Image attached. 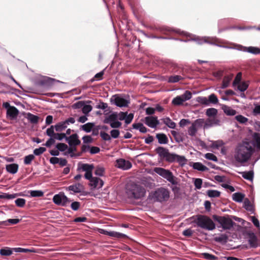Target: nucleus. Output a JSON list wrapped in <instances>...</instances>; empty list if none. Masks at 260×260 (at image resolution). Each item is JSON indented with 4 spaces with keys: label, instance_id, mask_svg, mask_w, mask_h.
Returning a JSON list of instances; mask_svg holds the SVG:
<instances>
[{
    "label": "nucleus",
    "instance_id": "nucleus-49",
    "mask_svg": "<svg viewBox=\"0 0 260 260\" xmlns=\"http://www.w3.org/2000/svg\"><path fill=\"white\" fill-rule=\"evenodd\" d=\"M235 119L240 123H245L248 121V119L246 117L241 115L236 116Z\"/></svg>",
    "mask_w": 260,
    "mask_h": 260
},
{
    "label": "nucleus",
    "instance_id": "nucleus-12",
    "mask_svg": "<svg viewBox=\"0 0 260 260\" xmlns=\"http://www.w3.org/2000/svg\"><path fill=\"white\" fill-rule=\"evenodd\" d=\"M53 201L56 205L61 206H66L70 202L69 199L63 192L54 195Z\"/></svg>",
    "mask_w": 260,
    "mask_h": 260
},
{
    "label": "nucleus",
    "instance_id": "nucleus-42",
    "mask_svg": "<svg viewBox=\"0 0 260 260\" xmlns=\"http://www.w3.org/2000/svg\"><path fill=\"white\" fill-rule=\"evenodd\" d=\"M217 113V109L213 108H211L207 109L206 112V115L209 117L215 116L216 115Z\"/></svg>",
    "mask_w": 260,
    "mask_h": 260
},
{
    "label": "nucleus",
    "instance_id": "nucleus-2",
    "mask_svg": "<svg viewBox=\"0 0 260 260\" xmlns=\"http://www.w3.org/2000/svg\"><path fill=\"white\" fill-rule=\"evenodd\" d=\"M126 193L129 197L139 199L145 196L146 191L141 185L132 182L127 184Z\"/></svg>",
    "mask_w": 260,
    "mask_h": 260
},
{
    "label": "nucleus",
    "instance_id": "nucleus-39",
    "mask_svg": "<svg viewBox=\"0 0 260 260\" xmlns=\"http://www.w3.org/2000/svg\"><path fill=\"white\" fill-rule=\"evenodd\" d=\"M108 236L118 238L126 237V235L122 233L114 231H109Z\"/></svg>",
    "mask_w": 260,
    "mask_h": 260
},
{
    "label": "nucleus",
    "instance_id": "nucleus-1",
    "mask_svg": "<svg viewBox=\"0 0 260 260\" xmlns=\"http://www.w3.org/2000/svg\"><path fill=\"white\" fill-rule=\"evenodd\" d=\"M255 148L260 149L259 133L254 134L252 141H243L236 147L234 154L235 160L240 164L247 162L251 157Z\"/></svg>",
    "mask_w": 260,
    "mask_h": 260
},
{
    "label": "nucleus",
    "instance_id": "nucleus-54",
    "mask_svg": "<svg viewBox=\"0 0 260 260\" xmlns=\"http://www.w3.org/2000/svg\"><path fill=\"white\" fill-rule=\"evenodd\" d=\"M223 145V143L222 141H217L212 142L211 147L213 148H219L220 147H222Z\"/></svg>",
    "mask_w": 260,
    "mask_h": 260
},
{
    "label": "nucleus",
    "instance_id": "nucleus-9",
    "mask_svg": "<svg viewBox=\"0 0 260 260\" xmlns=\"http://www.w3.org/2000/svg\"><path fill=\"white\" fill-rule=\"evenodd\" d=\"M213 218L220 224L223 230H230L233 226L234 222L228 217L213 215Z\"/></svg>",
    "mask_w": 260,
    "mask_h": 260
},
{
    "label": "nucleus",
    "instance_id": "nucleus-62",
    "mask_svg": "<svg viewBox=\"0 0 260 260\" xmlns=\"http://www.w3.org/2000/svg\"><path fill=\"white\" fill-rule=\"evenodd\" d=\"M110 134L113 138H117L120 134V132L118 129H113L110 132Z\"/></svg>",
    "mask_w": 260,
    "mask_h": 260
},
{
    "label": "nucleus",
    "instance_id": "nucleus-45",
    "mask_svg": "<svg viewBox=\"0 0 260 260\" xmlns=\"http://www.w3.org/2000/svg\"><path fill=\"white\" fill-rule=\"evenodd\" d=\"M198 128L192 123L191 126L188 128V133L189 135L193 136L197 132Z\"/></svg>",
    "mask_w": 260,
    "mask_h": 260
},
{
    "label": "nucleus",
    "instance_id": "nucleus-52",
    "mask_svg": "<svg viewBox=\"0 0 260 260\" xmlns=\"http://www.w3.org/2000/svg\"><path fill=\"white\" fill-rule=\"evenodd\" d=\"M205 157L209 160H211L214 161H217V157L211 153H208L205 155Z\"/></svg>",
    "mask_w": 260,
    "mask_h": 260
},
{
    "label": "nucleus",
    "instance_id": "nucleus-51",
    "mask_svg": "<svg viewBox=\"0 0 260 260\" xmlns=\"http://www.w3.org/2000/svg\"><path fill=\"white\" fill-rule=\"evenodd\" d=\"M238 85V89L241 91H244L248 87V84L246 82L240 83Z\"/></svg>",
    "mask_w": 260,
    "mask_h": 260
},
{
    "label": "nucleus",
    "instance_id": "nucleus-16",
    "mask_svg": "<svg viewBox=\"0 0 260 260\" xmlns=\"http://www.w3.org/2000/svg\"><path fill=\"white\" fill-rule=\"evenodd\" d=\"M117 168L121 169L123 170L129 169L132 168V164L128 160H126L121 158L116 160V165Z\"/></svg>",
    "mask_w": 260,
    "mask_h": 260
},
{
    "label": "nucleus",
    "instance_id": "nucleus-38",
    "mask_svg": "<svg viewBox=\"0 0 260 260\" xmlns=\"http://www.w3.org/2000/svg\"><path fill=\"white\" fill-rule=\"evenodd\" d=\"M133 127L134 128L138 129L141 133H145L147 132V128L142 123L134 124Z\"/></svg>",
    "mask_w": 260,
    "mask_h": 260
},
{
    "label": "nucleus",
    "instance_id": "nucleus-18",
    "mask_svg": "<svg viewBox=\"0 0 260 260\" xmlns=\"http://www.w3.org/2000/svg\"><path fill=\"white\" fill-rule=\"evenodd\" d=\"M84 186L81 183H76L68 187L67 189L73 193H80L84 190Z\"/></svg>",
    "mask_w": 260,
    "mask_h": 260
},
{
    "label": "nucleus",
    "instance_id": "nucleus-28",
    "mask_svg": "<svg viewBox=\"0 0 260 260\" xmlns=\"http://www.w3.org/2000/svg\"><path fill=\"white\" fill-rule=\"evenodd\" d=\"M192 167L194 169L201 171H205L208 170V168L206 166L199 162L193 163Z\"/></svg>",
    "mask_w": 260,
    "mask_h": 260
},
{
    "label": "nucleus",
    "instance_id": "nucleus-29",
    "mask_svg": "<svg viewBox=\"0 0 260 260\" xmlns=\"http://www.w3.org/2000/svg\"><path fill=\"white\" fill-rule=\"evenodd\" d=\"M163 122L171 128H175L176 127V123L173 122L170 118L166 117L162 119Z\"/></svg>",
    "mask_w": 260,
    "mask_h": 260
},
{
    "label": "nucleus",
    "instance_id": "nucleus-56",
    "mask_svg": "<svg viewBox=\"0 0 260 260\" xmlns=\"http://www.w3.org/2000/svg\"><path fill=\"white\" fill-rule=\"evenodd\" d=\"M194 184L196 188L198 189H201L202 185V180L200 178L195 179Z\"/></svg>",
    "mask_w": 260,
    "mask_h": 260
},
{
    "label": "nucleus",
    "instance_id": "nucleus-61",
    "mask_svg": "<svg viewBox=\"0 0 260 260\" xmlns=\"http://www.w3.org/2000/svg\"><path fill=\"white\" fill-rule=\"evenodd\" d=\"M241 77H242V74L241 73H239L237 75V76L234 81V82H233L234 86H236L237 84L240 83V82L241 79Z\"/></svg>",
    "mask_w": 260,
    "mask_h": 260
},
{
    "label": "nucleus",
    "instance_id": "nucleus-25",
    "mask_svg": "<svg viewBox=\"0 0 260 260\" xmlns=\"http://www.w3.org/2000/svg\"><path fill=\"white\" fill-rule=\"evenodd\" d=\"M222 109L226 115L229 116H234L236 114L237 112L236 110L232 108L231 107L223 105L222 107Z\"/></svg>",
    "mask_w": 260,
    "mask_h": 260
},
{
    "label": "nucleus",
    "instance_id": "nucleus-53",
    "mask_svg": "<svg viewBox=\"0 0 260 260\" xmlns=\"http://www.w3.org/2000/svg\"><path fill=\"white\" fill-rule=\"evenodd\" d=\"M85 102L83 101H79L72 105V108L75 109H82Z\"/></svg>",
    "mask_w": 260,
    "mask_h": 260
},
{
    "label": "nucleus",
    "instance_id": "nucleus-58",
    "mask_svg": "<svg viewBox=\"0 0 260 260\" xmlns=\"http://www.w3.org/2000/svg\"><path fill=\"white\" fill-rule=\"evenodd\" d=\"M56 148L58 150L64 151L68 149V146L64 143H59L56 145Z\"/></svg>",
    "mask_w": 260,
    "mask_h": 260
},
{
    "label": "nucleus",
    "instance_id": "nucleus-43",
    "mask_svg": "<svg viewBox=\"0 0 260 260\" xmlns=\"http://www.w3.org/2000/svg\"><path fill=\"white\" fill-rule=\"evenodd\" d=\"M176 154L174 153H170L169 152L168 153L166 158H165V160L168 162H174L175 161Z\"/></svg>",
    "mask_w": 260,
    "mask_h": 260
},
{
    "label": "nucleus",
    "instance_id": "nucleus-60",
    "mask_svg": "<svg viewBox=\"0 0 260 260\" xmlns=\"http://www.w3.org/2000/svg\"><path fill=\"white\" fill-rule=\"evenodd\" d=\"M100 136L105 141H110L111 140L110 136L104 132H101L100 133Z\"/></svg>",
    "mask_w": 260,
    "mask_h": 260
},
{
    "label": "nucleus",
    "instance_id": "nucleus-5",
    "mask_svg": "<svg viewBox=\"0 0 260 260\" xmlns=\"http://www.w3.org/2000/svg\"><path fill=\"white\" fill-rule=\"evenodd\" d=\"M191 40L197 42V44L200 45H201L204 43H206L211 45H216L220 47L228 48L225 46L220 45V44L224 43V42L215 37H201L199 36H192Z\"/></svg>",
    "mask_w": 260,
    "mask_h": 260
},
{
    "label": "nucleus",
    "instance_id": "nucleus-26",
    "mask_svg": "<svg viewBox=\"0 0 260 260\" xmlns=\"http://www.w3.org/2000/svg\"><path fill=\"white\" fill-rule=\"evenodd\" d=\"M25 117L30 122L34 124L38 123L39 119L38 116L33 115L30 113H26Z\"/></svg>",
    "mask_w": 260,
    "mask_h": 260
},
{
    "label": "nucleus",
    "instance_id": "nucleus-20",
    "mask_svg": "<svg viewBox=\"0 0 260 260\" xmlns=\"http://www.w3.org/2000/svg\"><path fill=\"white\" fill-rule=\"evenodd\" d=\"M238 49L254 54H257L260 53V49L258 48L255 47H246L239 46L238 48Z\"/></svg>",
    "mask_w": 260,
    "mask_h": 260
},
{
    "label": "nucleus",
    "instance_id": "nucleus-34",
    "mask_svg": "<svg viewBox=\"0 0 260 260\" xmlns=\"http://www.w3.org/2000/svg\"><path fill=\"white\" fill-rule=\"evenodd\" d=\"M242 177L247 180H252L253 178V172L252 171L243 172L241 173Z\"/></svg>",
    "mask_w": 260,
    "mask_h": 260
},
{
    "label": "nucleus",
    "instance_id": "nucleus-15",
    "mask_svg": "<svg viewBox=\"0 0 260 260\" xmlns=\"http://www.w3.org/2000/svg\"><path fill=\"white\" fill-rule=\"evenodd\" d=\"M89 181V185L92 189L95 188H100L104 185L103 181L98 177L91 176L89 179H87Z\"/></svg>",
    "mask_w": 260,
    "mask_h": 260
},
{
    "label": "nucleus",
    "instance_id": "nucleus-40",
    "mask_svg": "<svg viewBox=\"0 0 260 260\" xmlns=\"http://www.w3.org/2000/svg\"><path fill=\"white\" fill-rule=\"evenodd\" d=\"M0 254L2 255L9 256L12 254V250L9 247H6L0 250Z\"/></svg>",
    "mask_w": 260,
    "mask_h": 260
},
{
    "label": "nucleus",
    "instance_id": "nucleus-27",
    "mask_svg": "<svg viewBox=\"0 0 260 260\" xmlns=\"http://www.w3.org/2000/svg\"><path fill=\"white\" fill-rule=\"evenodd\" d=\"M156 152L160 157L165 159L169 152L168 150L162 147H159L156 149Z\"/></svg>",
    "mask_w": 260,
    "mask_h": 260
},
{
    "label": "nucleus",
    "instance_id": "nucleus-23",
    "mask_svg": "<svg viewBox=\"0 0 260 260\" xmlns=\"http://www.w3.org/2000/svg\"><path fill=\"white\" fill-rule=\"evenodd\" d=\"M18 167V165L16 164H11L6 165V169L9 173L14 174L17 172Z\"/></svg>",
    "mask_w": 260,
    "mask_h": 260
},
{
    "label": "nucleus",
    "instance_id": "nucleus-8",
    "mask_svg": "<svg viewBox=\"0 0 260 260\" xmlns=\"http://www.w3.org/2000/svg\"><path fill=\"white\" fill-rule=\"evenodd\" d=\"M111 103L119 107H126L128 106L130 100L128 96L115 94L110 99Z\"/></svg>",
    "mask_w": 260,
    "mask_h": 260
},
{
    "label": "nucleus",
    "instance_id": "nucleus-57",
    "mask_svg": "<svg viewBox=\"0 0 260 260\" xmlns=\"http://www.w3.org/2000/svg\"><path fill=\"white\" fill-rule=\"evenodd\" d=\"M134 118V114L132 113H130L127 115L126 114L125 118L124 119L125 123L127 124H129Z\"/></svg>",
    "mask_w": 260,
    "mask_h": 260
},
{
    "label": "nucleus",
    "instance_id": "nucleus-37",
    "mask_svg": "<svg viewBox=\"0 0 260 260\" xmlns=\"http://www.w3.org/2000/svg\"><path fill=\"white\" fill-rule=\"evenodd\" d=\"M232 79V76H226L225 77L222 81L221 85L222 88H225L229 86V84Z\"/></svg>",
    "mask_w": 260,
    "mask_h": 260
},
{
    "label": "nucleus",
    "instance_id": "nucleus-32",
    "mask_svg": "<svg viewBox=\"0 0 260 260\" xmlns=\"http://www.w3.org/2000/svg\"><path fill=\"white\" fill-rule=\"evenodd\" d=\"M228 236L226 234H221L214 238V240L218 242L226 243L228 241Z\"/></svg>",
    "mask_w": 260,
    "mask_h": 260
},
{
    "label": "nucleus",
    "instance_id": "nucleus-41",
    "mask_svg": "<svg viewBox=\"0 0 260 260\" xmlns=\"http://www.w3.org/2000/svg\"><path fill=\"white\" fill-rule=\"evenodd\" d=\"M94 126V124L92 123H87L82 126V129L87 132H90Z\"/></svg>",
    "mask_w": 260,
    "mask_h": 260
},
{
    "label": "nucleus",
    "instance_id": "nucleus-3",
    "mask_svg": "<svg viewBox=\"0 0 260 260\" xmlns=\"http://www.w3.org/2000/svg\"><path fill=\"white\" fill-rule=\"evenodd\" d=\"M170 198V191L167 188L160 187L149 193L150 200L155 202H162L167 201Z\"/></svg>",
    "mask_w": 260,
    "mask_h": 260
},
{
    "label": "nucleus",
    "instance_id": "nucleus-24",
    "mask_svg": "<svg viewBox=\"0 0 260 260\" xmlns=\"http://www.w3.org/2000/svg\"><path fill=\"white\" fill-rule=\"evenodd\" d=\"M245 194L241 192H236L233 194L232 199L238 203H241L244 200Z\"/></svg>",
    "mask_w": 260,
    "mask_h": 260
},
{
    "label": "nucleus",
    "instance_id": "nucleus-7",
    "mask_svg": "<svg viewBox=\"0 0 260 260\" xmlns=\"http://www.w3.org/2000/svg\"><path fill=\"white\" fill-rule=\"evenodd\" d=\"M192 124L198 129L202 127L203 126H204V129H207L214 125H219V120L216 118H209L205 122L204 120L203 119H198L195 120L194 122L192 123Z\"/></svg>",
    "mask_w": 260,
    "mask_h": 260
},
{
    "label": "nucleus",
    "instance_id": "nucleus-17",
    "mask_svg": "<svg viewBox=\"0 0 260 260\" xmlns=\"http://www.w3.org/2000/svg\"><path fill=\"white\" fill-rule=\"evenodd\" d=\"M145 122L148 126L151 128L155 127L159 123L156 117L148 116L145 119Z\"/></svg>",
    "mask_w": 260,
    "mask_h": 260
},
{
    "label": "nucleus",
    "instance_id": "nucleus-50",
    "mask_svg": "<svg viewBox=\"0 0 260 260\" xmlns=\"http://www.w3.org/2000/svg\"><path fill=\"white\" fill-rule=\"evenodd\" d=\"M30 194L32 197H40L43 196V192L40 190H32Z\"/></svg>",
    "mask_w": 260,
    "mask_h": 260
},
{
    "label": "nucleus",
    "instance_id": "nucleus-21",
    "mask_svg": "<svg viewBox=\"0 0 260 260\" xmlns=\"http://www.w3.org/2000/svg\"><path fill=\"white\" fill-rule=\"evenodd\" d=\"M18 113L19 111L18 109L14 106H12L7 110V116L11 119H16L18 116Z\"/></svg>",
    "mask_w": 260,
    "mask_h": 260
},
{
    "label": "nucleus",
    "instance_id": "nucleus-55",
    "mask_svg": "<svg viewBox=\"0 0 260 260\" xmlns=\"http://www.w3.org/2000/svg\"><path fill=\"white\" fill-rule=\"evenodd\" d=\"M46 150V149L45 147H40L39 148H36L34 150V153L36 155H39L43 153H44Z\"/></svg>",
    "mask_w": 260,
    "mask_h": 260
},
{
    "label": "nucleus",
    "instance_id": "nucleus-33",
    "mask_svg": "<svg viewBox=\"0 0 260 260\" xmlns=\"http://www.w3.org/2000/svg\"><path fill=\"white\" fill-rule=\"evenodd\" d=\"M207 194L210 198L218 197L220 195V192L217 190H208L207 191Z\"/></svg>",
    "mask_w": 260,
    "mask_h": 260
},
{
    "label": "nucleus",
    "instance_id": "nucleus-35",
    "mask_svg": "<svg viewBox=\"0 0 260 260\" xmlns=\"http://www.w3.org/2000/svg\"><path fill=\"white\" fill-rule=\"evenodd\" d=\"M105 173V168L102 166H97L94 171V174L99 176H103Z\"/></svg>",
    "mask_w": 260,
    "mask_h": 260
},
{
    "label": "nucleus",
    "instance_id": "nucleus-47",
    "mask_svg": "<svg viewBox=\"0 0 260 260\" xmlns=\"http://www.w3.org/2000/svg\"><path fill=\"white\" fill-rule=\"evenodd\" d=\"M34 158L35 156L32 154L27 155L24 157V163L25 165H29Z\"/></svg>",
    "mask_w": 260,
    "mask_h": 260
},
{
    "label": "nucleus",
    "instance_id": "nucleus-4",
    "mask_svg": "<svg viewBox=\"0 0 260 260\" xmlns=\"http://www.w3.org/2000/svg\"><path fill=\"white\" fill-rule=\"evenodd\" d=\"M194 221L199 227L208 231H213L216 227L213 221L207 216L197 215Z\"/></svg>",
    "mask_w": 260,
    "mask_h": 260
},
{
    "label": "nucleus",
    "instance_id": "nucleus-64",
    "mask_svg": "<svg viewBox=\"0 0 260 260\" xmlns=\"http://www.w3.org/2000/svg\"><path fill=\"white\" fill-rule=\"evenodd\" d=\"M80 206V203L79 202H74L71 204V207L73 210L76 211L79 208Z\"/></svg>",
    "mask_w": 260,
    "mask_h": 260
},
{
    "label": "nucleus",
    "instance_id": "nucleus-10",
    "mask_svg": "<svg viewBox=\"0 0 260 260\" xmlns=\"http://www.w3.org/2000/svg\"><path fill=\"white\" fill-rule=\"evenodd\" d=\"M104 120L105 123L109 124L112 128H119L121 125V123L117 119V112H113L107 115Z\"/></svg>",
    "mask_w": 260,
    "mask_h": 260
},
{
    "label": "nucleus",
    "instance_id": "nucleus-36",
    "mask_svg": "<svg viewBox=\"0 0 260 260\" xmlns=\"http://www.w3.org/2000/svg\"><path fill=\"white\" fill-rule=\"evenodd\" d=\"M243 207L247 211H253V207L248 199H245L243 203Z\"/></svg>",
    "mask_w": 260,
    "mask_h": 260
},
{
    "label": "nucleus",
    "instance_id": "nucleus-46",
    "mask_svg": "<svg viewBox=\"0 0 260 260\" xmlns=\"http://www.w3.org/2000/svg\"><path fill=\"white\" fill-rule=\"evenodd\" d=\"M92 109L91 106L89 105L84 104V106L82 108V112L85 114H88Z\"/></svg>",
    "mask_w": 260,
    "mask_h": 260
},
{
    "label": "nucleus",
    "instance_id": "nucleus-22",
    "mask_svg": "<svg viewBox=\"0 0 260 260\" xmlns=\"http://www.w3.org/2000/svg\"><path fill=\"white\" fill-rule=\"evenodd\" d=\"M248 243L251 247L256 248L258 246L257 239L253 233L249 234Z\"/></svg>",
    "mask_w": 260,
    "mask_h": 260
},
{
    "label": "nucleus",
    "instance_id": "nucleus-30",
    "mask_svg": "<svg viewBox=\"0 0 260 260\" xmlns=\"http://www.w3.org/2000/svg\"><path fill=\"white\" fill-rule=\"evenodd\" d=\"M175 161H177L180 166H184L187 161V159L184 156L179 155H176Z\"/></svg>",
    "mask_w": 260,
    "mask_h": 260
},
{
    "label": "nucleus",
    "instance_id": "nucleus-48",
    "mask_svg": "<svg viewBox=\"0 0 260 260\" xmlns=\"http://www.w3.org/2000/svg\"><path fill=\"white\" fill-rule=\"evenodd\" d=\"M182 77L180 76L175 75L169 77L168 82L170 83H175L179 81Z\"/></svg>",
    "mask_w": 260,
    "mask_h": 260
},
{
    "label": "nucleus",
    "instance_id": "nucleus-44",
    "mask_svg": "<svg viewBox=\"0 0 260 260\" xmlns=\"http://www.w3.org/2000/svg\"><path fill=\"white\" fill-rule=\"evenodd\" d=\"M15 203L17 206L19 207H23L25 204L26 200L22 198H18L15 201Z\"/></svg>",
    "mask_w": 260,
    "mask_h": 260
},
{
    "label": "nucleus",
    "instance_id": "nucleus-63",
    "mask_svg": "<svg viewBox=\"0 0 260 260\" xmlns=\"http://www.w3.org/2000/svg\"><path fill=\"white\" fill-rule=\"evenodd\" d=\"M54 139H57V140H62L64 138H67V137L66 136V134H64V133H62V134H55L54 135Z\"/></svg>",
    "mask_w": 260,
    "mask_h": 260
},
{
    "label": "nucleus",
    "instance_id": "nucleus-19",
    "mask_svg": "<svg viewBox=\"0 0 260 260\" xmlns=\"http://www.w3.org/2000/svg\"><path fill=\"white\" fill-rule=\"evenodd\" d=\"M66 141L71 146H76L80 144V141L78 139L77 134H73L69 137L66 138Z\"/></svg>",
    "mask_w": 260,
    "mask_h": 260
},
{
    "label": "nucleus",
    "instance_id": "nucleus-6",
    "mask_svg": "<svg viewBox=\"0 0 260 260\" xmlns=\"http://www.w3.org/2000/svg\"><path fill=\"white\" fill-rule=\"evenodd\" d=\"M154 171L159 176L167 180L171 184L175 185L177 183L176 177L170 171L157 167L154 169Z\"/></svg>",
    "mask_w": 260,
    "mask_h": 260
},
{
    "label": "nucleus",
    "instance_id": "nucleus-31",
    "mask_svg": "<svg viewBox=\"0 0 260 260\" xmlns=\"http://www.w3.org/2000/svg\"><path fill=\"white\" fill-rule=\"evenodd\" d=\"M156 138L158 140V142L160 144H167L168 142L167 136L163 134H159L156 135Z\"/></svg>",
    "mask_w": 260,
    "mask_h": 260
},
{
    "label": "nucleus",
    "instance_id": "nucleus-59",
    "mask_svg": "<svg viewBox=\"0 0 260 260\" xmlns=\"http://www.w3.org/2000/svg\"><path fill=\"white\" fill-rule=\"evenodd\" d=\"M209 101L213 104H217L218 102L217 96L214 94H211L209 96Z\"/></svg>",
    "mask_w": 260,
    "mask_h": 260
},
{
    "label": "nucleus",
    "instance_id": "nucleus-11",
    "mask_svg": "<svg viewBox=\"0 0 260 260\" xmlns=\"http://www.w3.org/2000/svg\"><path fill=\"white\" fill-rule=\"evenodd\" d=\"M192 97L190 91L186 90L180 95L177 96L172 100V104L174 105L178 106L183 104V102L190 100Z\"/></svg>",
    "mask_w": 260,
    "mask_h": 260
},
{
    "label": "nucleus",
    "instance_id": "nucleus-14",
    "mask_svg": "<svg viewBox=\"0 0 260 260\" xmlns=\"http://www.w3.org/2000/svg\"><path fill=\"white\" fill-rule=\"evenodd\" d=\"M79 169L85 172L84 177L85 179H89L92 176V171L94 169V166L92 164H81L79 165Z\"/></svg>",
    "mask_w": 260,
    "mask_h": 260
},
{
    "label": "nucleus",
    "instance_id": "nucleus-13",
    "mask_svg": "<svg viewBox=\"0 0 260 260\" xmlns=\"http://www.w3.org/2000/svg\"><path fill=\"white\" fill-rule=\"evenodd\" d=\"M75 120L73 117H70L64 121L59 122L54 125V128L57 132H61L65 129L70 124H73Z\"/></svg>",
    "mask_w": 260,
    "mask_h": 260
}]
</instances>
